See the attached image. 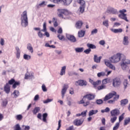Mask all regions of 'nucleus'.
<instances>
[{"label":"nucleus","instance_id":"nucleus-1","mask_svg":"<svg viewBox=\"0 0 130 130\" xmlns=\"http://www.w3.org/2000/svg\"><path fill=\"white\" fill-rule=\"evenodd\" d=\"M21 25L24 28H26L28 25V16L27 15V11H24L21 14Z\"/></svg>","mask_w":130,"mask_h":130},{"label":"nucleus","instance_id":"nucleus-2","mask_svg":"<svg viewBox=\"0 0 130 130\" xmlns=\"http://www.w3.org/2000/svg\"><path fill=\"white\" fill-rule=\"evenodd\" d=\"M122 56H123V55L118 53L110 58V60L111 62L113 63H116V62H118V61L120 60V58H121Z\"/></svg>","mask_w":130,"mask_h":130},{"label":"nucleus","instance_id":"nucleus-3","mask_svg":"<svg viewBox=\"0 0 130 130\" xmlns=\"http://www.w3.org/2000/svg\"><path fill=\"white\" fill-rule=\"evenodd\" d=\"M58 16L59 17V18H61L62 19H66V17H64V15H68V13L63 9H58Z\"/></svg>","mask_w":130,"mask_h":130},{"label":"nucleus","instance_id":"nucleus-4","mask_svg":"<svg viewBox=\"0 0 130 130\" xmlns=\"http://www.w3.org/2000/svg\"><path fill=\"white\" fill-rule=\"evenodd\" d=\"M121 84V81L119 78H115L113 80V87L114 88H118Z\"/></svg>","mask_w":130,"mask_h":130},{"label":"nucleus","instance_id":"nucleus-5","mask_svg":"<svg viewBox=\"0 0 130 130\" xmlns=\"http://www.w3.org/2000/svg\"><path fill=\"white\" fill-rule=\"evenodd\" d=\"M107 13L108 14H112V15H117L118 14V11L117 9H114L112 7H108L107 10Z\"/></svg>","mask_w":130,"mask_h":130},{"label":"nucleus","instance_id":"nucleus-6","mask_svg":"<svg viewBox=\"0 0 130 130\" xmlns=\"http://www.w3.org/2000/svg\"><path fill=\"white\" fill-rule=\"evenodd\" d=\"M116 95V92L115 91H113L108 94H107L105 98L104 99V101H107V100H109V99H111L112 97Z\"/></svg>","mask_w":130,"mask_h":130},{"label":"nucleus","instance_id":"nucleus-7","mask_svg":"<svg viewBox=\"0 0 130 130\" xmlns=\"http://www.w3.org/2000/svg\"><path fill=\"white\" fill-rule=\"evenodd\" d=\"M68 89H69V85L68 84H64L61 90V96L62 99L64 98V95H66V93H67V90H68Z\"/></svg>","mask_w":130,"mask_h":130},{"label":"nucleus","instance_id":"nucleus-8","mask_svg":"<svg viewBox=\"0 0 130 130\" xmlns=\"http://www.w3.org/2000/svg\"><path fill=\"white\" fill-rule=\"evenodd\" d=\"M119 114H120V111L118 109H115L111 111V115L112 116L117 117Z\"/></svg>","mask_w":130,"mask_h":130},{"label":"nucleus","instance_id":"nucleus-9","mask_svg":"<svg viewBox=\"0 0 130 130\" xmlns=\"http://www.w3.org/2000/svg\"><path fill=\"white\" fill-rule=\"evenodd\" d=\"M66 37L68 40L71 41V42H76L77 39H76V38L75 36L73 35H71L70 34H66Z\"/></svg>","mask_w":130,"mask_h":130},{"label":"nucleus","instance_id":"nucleus-10","mask_svg":"<svg viewBox=\"0 0 130 130\" xmlns=\"http://www.w3.org/2000/svg\"><path fill=\"white\" fill-rule=\"evenodd\" d=\"M75 85L79 86H87V81L83 80H79L77 81H76Z\"/></svg>","mask_w":130,"mask_h":130},{"label":"nucleus","instance_id":"nucleus-11","mask_svg":"<svg viewBox=\"0 0 130 130\" xmlns=\"http://www.w3.org/2000/svg\"><path fill=\"white\" fill-rule=\"evenodd\" d=\"M83 122H84L83 119H76L74 121V124H75V125H77V126H79V125H82V124H83Z\"/></svg>","mask_w":130,"mask_h":130},{"label":"nucleus","instance_id":"nucleus-12","mask_svg":"<svg viewBox=\"0 0 130 130\" xmlns=\"http://www.w3.org/2000/svg\"><path fill=\"white\" fill-rule=\"evenodd\" d=\"M105 63L106 66H107V67H108L110 69H111V70H113L114 71H115V70H116L115 66H114L112 64H111V63H110L109 60H105Z\"/></svg>","mask_w":130,"mask_h":130},{"label":"nucleus","instance_id":"nucleus-13","mask_svg":"<svg viewBox=\"0 0 130 130\" xmlns=\"http://www.w3.org/2000/svg\"><path fill=\"white\" fill-rule=\"evenodd\" d=\"M11 90V87L9 83H7L6 85L4 86V91L6 92L7 94H9L10 93V91Z\"/></svg>","mask_w":130,"mask_h":130},{"label":"nucleus","instance_id":"nucleus-14","mask_svg":"<svg viewBox=\"0 0 130 130\" xmlns=\"http://www.w3.org/2000/svg\"><path fill=\"white\" fill-rule=\"evenodd\" d=\"M95 96L94 94H88L84 95V98H87L88 100H93L95 99Z\"/></svg>","mask_w":130,"mask_h":130},{"label":"nucleus","instance_id":"nucleus-15","mask_svg":"<svg viewBox=\"0 0 130 130\" xmlns=\"http://www.w3.org/2000/svg\"><path fill=\"white\" fill-rule=\"evenodd\" d=\"M101 58H102V56H100L98 58V56H97V55H94V57H93V60H94V62H96L97 63H99V62H100V61L101 60Z\"/></svg>","mask_w":130,"mask_h":130},{"label":"nucleus","instance_id":"nucleus-16","mask_svg":"<svg viewBox=\"0 0 130 130\" xmlns=\"http://www.w3.org/2000/svg\"><path fill=\"white\" fill-rule=\"evenodd\" d=\"M119 99V95H116L115 97H114L112 100H110L108 102V103L110 104H112V103H114L116 100Z\"/></svg>","mask_w":130,"mask_h":130},{"label":"nucleus","instance_id":"nucleus-17","mask_svg":"<svg viewBox=\"0 0 130 130\" xmlns=\"http://www.w3.org/2000/svg\"><path fill=\"white\" fill-rule=\"evenodd\" d=\"M127 103H128V100H127V99L122 100L120 101L121 106H125V105H126Z\"/></svg>","mask_w":130,"mask_h":130},{"label":"nucleus","instance_id":"nucleus-18","mask_svg":"<svg viewBox=\"0 0 130 130\" xmlns=\"http://www.w3.org/2000/svg\"><path fill=\"white\" fill-rule=\"evenodd\" d=\"M82 26H83V22L81 21H77L76 24V28L77 29H81L82 28Z\"/></svg>","mask_w":130,"mask_h":130},{"label":"nucleus","instance_id":"nucleus-19","mask_svg":"<svg viewBox=\"0 0 130 130\" xmlns=\"http://www.w3.org/2000/svg\"><path fill=\"white\" fill-rule=\"evenodd\" d=\"M66 70H67V66H63L61 67L60 75L63 76V75H66Z\"/></svg>","mask_w":130,"mask_h":130},{"label":"nucleus","instance_id":"nucleus-20","mask_svg":"<svg viewBox=\"0 0 130 130\" xmlns=\"http://www.w3.org/2000/svg\"><path fill=\"white\" fill-rule=\"evenodd\" d=\"M119 18H120V19H122L123 20H124L126 21V22H128V20H127V17H126V14H119Z\"/></svg>","mask_w":130,"mask_h":130},{"label":"nucleus","instance_id":"nucleus-21","mask_svg":"<svg viewBox=\"0 0 130 130\" xmlns=\"http://www.w3.org/2000/svg\"><path fill=\"white\" fill-rule=\"evenodd\" d=\"M98 113V110H91L89 112L88 115L89 116H92V115H94V114H96V113Z\"/></svg>","mask_w":130,"mask_h":130},{"label":"nucleus","instance_id":"nucleus-22","mask_svg":"<svg viewBox=\"0 0 130 130\" xmlns=\"http://www.w3.org/2000/svg\"><path fill=\"white\" fill-rule=\"evenodd\" d=\"M121 67L122 70H123V71H126V70L128 69V66H127L126 64H125L124 62H122V63L121 64Z\"/></svg>","mask_w":130,"mask_h":130},{"label":"nucleus","instance_id":"nucleus-23","mask_svg":"<svg viewBox=\"0 0 130 130\" xmlns=\"http://www.w3.org/2000/svg\"><path fill=\"white\" fill-rule=\"evenodd\" d=\"M16 57L19 59L20 58V55H21V51H20V49L19 47H17L16 48Z\"/></svg>","mask_w":130,"mask_h":130},{"label":"nucleus","instance_id":"nucleus-24","mask_svg":"<svg viewBox=\"0 0 130 130\" xmlns=\"http://www.w3.org/2000/svg\"><path fill=\"white\" fill-rule=\"evenodd\" d=\"M111 31L113 32V33H121V32H122V28L112 29Z\"/></svg>","mask_w":130,"mask_h":130},{"label":"nucleus","instance_id":"nucleus-25","mask_svg":"<svg viewBox=\"0 0 130 130\" xmlns=\"http://www.w3.org/2000/svg\"><path fill=\"white\" fill-rule=\"evenodd\" d=\"M123 44L124 45H128V37H124L123 41Z\"/></svg>","mask_w":130,"mask_h":130},{"label":"nucleus","instance_id":"nucleus-26","mask_svg":"<svg viewBox=\"0 0 130 130\" xmlns=\"http://www.w3.org/2000/svg\"><path fill=\"white\" fill-rule=\"evenodd\" d=\"M46 5H47V2L43 1L41 3L37 5V8H42L43 7H45Z\"/></svg>","mask_w":130,"mask_h":130},{"label":"nucleus","instance_id":"nucleus-27","mask_svg":"<svg viewBox=\"0 0 130 130\" xmlns=\"http://www.w3.org/2000/svg\"><path fill=\"white\" fill-rule=\"evenodd\" d=\"M87 46L89 49H96V46L93 44L88 43L87 44Z\"/></svg>","mask_w":130,"mask_h":130},{"label":"nucleus","instance_id":"nucleus-28","mask_svg":"<svg viewBox=\"0 0 130 130\" xmlns=\"http://www.w3.org/2000/svg\"><path fill=\"white\" fill-rule=\"evenodd\" d=\"M116 119H117V117L111 115L110 122H111V123H114V122H115V121H116Z\"/></svg>","mask_w":130,"mask_h":130},{"label":"nucleus","instance_id":"nucleus-29","mask_svg":"<svg viewBox=\"0 0 130 130\" xmlns=\"http://www.w3.org/2000/svg\"><path fill=\"white\" fill-rule=\"evenodd\" d=\"M27 49L31 52V53H33V47H32V45L31 44H28L27 45Z\"/></svg>","mask_w":130,"mask_h":130},{"label":"nucleus","instance_id":"nucleus-30","mask_svg":"<svg viewBox=\"0 0 130 130\" xmlns=\"http://www.w3.org/2000/svg\"><path fill=\"white\" fill-rule=\"evenodd\" d=\"M39 111H40V108L37 107L33 110L32 112L34 114L36 115L38 112H39Z\"/></svg>","mask_w":130,"mask_h":130},{"label":"nucleus","instance_id":"nucleus-31","mask_svg":"<svg viewBox=\"0 0 130 130\" xmlns=\"http://www.w3.org/2000/svg\"><path fill=\"white\" fill-rule=\"evenodd\" d=\"M76 52L80 53L84 51V48L83 47H78L75 49Z\"/></svg>","mask_w":130,"mask_h":130},{"label":"nucleus","instance_id":"nucleus-32","mask_svg":"<svg viewBox=\"0 0 130 130\" xmlns=\"http://www.w3.org/2000/svg\"><path fill=\"white\" fill-rule=\"evenodd\" d=\"M77 3L80 4V6H86V2L84 0H77Z\"/></svg>","mask_w":130,"mask_h":130},{"label":"nucleus","instance_id":"nucleus-33","mask_svg":"<svg viewBox=\"0 0 130 130\" xmlns=\"http://www.w3.org/2000/svg\"><path fill=\"white\" fill-rule=\"evenodd\" d=\"M65 6H69L73 2V0H62Z\"/></svg>","mask_w":130,"mask_h":130},{"label":"nucleus","instance_id":"nucleus-34","mask_svg":"<svg viewBox=\"0 0 130 130\" xmlns=\"http://www.w3.org/2000/svg\"><path fill=\"white\" fill-rule=\"evenodd\" d=\"M107 83H110V79L109 78H106L102 81L103 85H106Z\"/></svg>","mask_w":130,"mask_h":130},{"label":"nucleus","instance_id":"nucleus-35","mask_svg":"<svg viewBox=\"0 0 130 130\" xmlns=\"http://www.w3.org/2000/svg\"><path fill=\"white\" fill-rule=\"evenodd\" d=\"M12 94L14 95V98H17V97L20 95V92H19V90H15Z\"/></svg>","mask_w":130,"mask_h":130},{"label":"nucleus","instance_id":"nucleus-36","mask_svg":"<svg viewBox=\"0 0 130 130\" xmlns=\"http://www.w3.org/2000/svg\"><path fill=\"white\" fill-rule=\"evenodd\" d=\"M109 21L108 20V19H106V20L103 21V25L107 27V28H108V26H109Z\"/></svg>","mask_w":130,"mask_h":130},{"label":"nucleus","instance_id":"nucleus-37","mask_svg":"<svg viewBox=\"0 0 130 130\" xmlns=\"http://www.w3.org/2000/svg\"><path fill=\"white\" fill-rule=\"evenodd\" d=\"M84 36H85V31L81 30L78 32L79 37H84Z\"/></svg>","mask_w":130,"mask_h":130},{"label":"nucleus","instance_id":"nucleus-38","mask_svg":"<svg viewBox=\"0 0 130 130\" xmlns=\"http://www.w3.org/2000/svg\"><path fill=\"white\" fill-rule=\"evenodd\" d=\"M20 82L15 81L12 86V88H13V89H16L17 86H20Z\"/></svg>","mask_w":130,"mask_h":130},{"label":"nucleus","instance_id":"nucleus-39","mask_svg":"<svg viewBox=\"0 0 130 130\" xmlns=\"http://www.w3.org/2000/svg\"><path fill=\"white\" fill-rule=\"evenodd\" d=\"M123 57H124L123 59V61L122 62H124L125 64H130V60L129 59H125V57L124 56V55L123 56Z\"/></svg>","mask_w":130,"mask_h":130},{"label":"nucleus","instance_id":"nucleus-40","mask_svg":"<svg viewBox=\"0 0 130 130\" xmlns=\"http://www.w3.org/2000/svg\"><path fill=\"white\" fill-rule=\"evenodd\" d=\"M38 36L39 37V38H41V39L43 38V36H44V34H43L42 31H41V30L38 31Z\"/></svg>","mask_w":130,"mask_h":130},{"label":"nucleus","instance_id":"nucleus-41","mask_svg":"<svg viewBox=\"0 0 130 130\" xmlns=\"http://www.w3.org/2000/svg\"><path fill=\"white\" fill-rule=\"evenodd\" d=\"M23 58L24 59H25V60H29V59H31V56L24 54L23 55Z\"/></svg>","mask_w":130,"mask_h":130},{"label":"nucleus","instance_id":"nucleus-42","mask_svg":"<svg viewBox=\"0 0 130 130\" xmlns=\"http://www.w3.org/2000/svg\"><path fill=\"white\" fill-rule=\"evenodd\" d=\"M130 122V118L128 117L126 118L124 121V125H127Z\"/></svg>","mask_w":130,"mask_h":130},{"label":"nucleus","instance_id":"nucleus-43","mask_svg":"<svg viewBox=\"0 0 130 130\" xmlns=\"http://www.w3.org/2000/svg\"><path fill=\"white\" fill-rule=\"evenodd\" d=\"M33 75L32 74H25V80H27V79H33Z\"/></svg>","mask_w":130,"mask_h":130},{"label":"nucleus","instance_id":"nucleus-44","mask_svg":"<svg viewBox=\"0 0 130 130\" xmlns=\"http://www.w3.org/2000/svg\"><path fill=\"white\" fill-rule=\"evenodd\" d=\"M124 113H123L119 117V122H121L122 120H123L124 118Z\"/></svg>","mask_w":130,"mask_h":130},{"label":"nucleus","instance_id":"nucleus-45","mask_svg":"<svg viewBox=\"0 0 130 130\" xmlns=\"http://www.w3.org/2000/svg\"><path fill=\"white\" fill-rule=\"evenodd\" d=\"M100 84H101V80H98L96 82H94L92 85L94 87H97V86L100 85Z\"/></svg>","mask_w":130,"mask_h":130},{"label":"nucleus","instance_id":"nucleus-46","mask_svg":"<svg viewBox=\"0 0 130 130\" xmlns=\"http://www.w3.org/2000/svg\"><path fill=\"white\" fill-rule=\"evenodd\" d=\"M47 113H45L43 114V121L44 122H47L46 118L47 117Z\"/></svg>","mask_w":130,"mask_h":130},{"label":"nucleus","instance_id":"nucleus-47","mask_svg":"<svg viewBox=\"0 0 130 130\" xmlns=\"http://www.w3.org/2000/svg\"><path fill=\"white\" fill-rule=\"evenodd\" d=\"M95 103H96L98 105H101V104H103V100H102V99L96 100Z\"/></svg>","mask_w":130,"mask_h":130},{"label":"nucleus","instance_id":"nucleus-48","mask_svg":"<svg viewBox=\"0 0 130 130\" xmlns=\"http://www.w3.org/2000/svg\"><path fill=\"white\" fill-rule=\"evenodd\" d=\"M86 6H80L79 11L81 14L85 12V8Z\"/></svg>","mask_w":130,"mask_h":130},{"label":"nucleus","instance_id":"nucleus-49","mask_svg":"<svg viewBox=\"0 0 130 130\" xmlns=\"http://www.w3.org/2000/svg\"><path fill=\"white\" fill-rule=\"evenodd\" d=\"M98 33V29L97 28H94L91 30V35H95Z\"/></svg>","mask_w":130,"mask_h":130},{"label":"nucleus","instance_id":"nucleus-50","mask_svg":"<svg viewBox=\"0 0 130 130\" xmlns=\"http://www.w3.org/2000/svg\"><path fill=\"white\" fill-rule=\"evenodd\" d=\"M124 89H126L127 87V85H128V83L127 82V80L125 79L123 82Z\"/></svg>","mask_w":130,"mask_h":130},{"label":"nucleus","instance_id":"nucleus-51","mask_svg":"<svg viewBox=\"0 0 130 130\" xmlns=\"http://www.w3.org/2000/svg\"><path fill=\"white\" fill-rule=\"evenodd\" d=\"M16 118L17 120H22V119L23 118V116H22V115H21V114L17 115L16 116Z\"/></svg>","mask_w":130,"mask_h":130},{"label":"nucleus","instance_id":"nucleus-52","mask_svg":"<svg viewBox=\"0 0 130 130\" xmlns=\"http://www.w3.org/2000/svg\"><path fill=\"white\" fill-rule=\"evenodd\" d=\"M97 76L99 78H100L101 76L104 77L105 76V73L103 72H100L98 73Z\"/></svg>","mask_w":130,"mask_h":130},{"label":"nucleus","instance_id":"nucleus-53","mask_svg":"<svg viewBox=\"0 0 130 130\" xmlns=\"http://www.w3.org/2000/svg\"><path fill=\"white\" fill-rule=\"evenodd\" d=\"M52 101H53V99H48L46 101H44L43 103H44V104H46L47 103H49V102H52Z\"/></svg>","mask_w":130,"mask_h":130},{"label":"nucleus","instance_id":"nucleus-54","mask_svg":"<svg viewBox=\"0 0 130 130\" xmlns=\"http://www.w3.org/2000/svg\"><path fill=\"white\" fill-rule=\"evenodd\" d=\"M118 127H119V122H117L115 126L113 127V130H116L118 129Z\"/></svg>","mask_w":130,"mask_h":130},{"label":"nucleus","instance_id":"nucleus-55","mask_svg":"<svg viewBox=\"0 0 130 130\" xmlns=\"http://www.w3.org/2000/svg\"><path fill=\"white\" fill-rule=\"evenodd\" d=\"M42 32H46V22H44L43 24V29H41Z\"/></svg>","mask_w":130,"mask_h":130},{"label":"nucleus","instance_id":"nucleus-56","mask_svg":"<svg viewBox=\"0 0 130 130\" xmlns=\"http://www.w3.org/2000/svg\"><path fill=\"white\" fill-rule=\"evenodd\" d=\"M15 82L16 81H15V79H12L11 80L9 81L8 84L13 85V84H14Z\"/></svg>","mask_w":130,"mask_h":130},{"label":"nucleus","instance_id":"nucleus-57","mask_svg":"<svg viewBox=\"0 0 130 130\" xmlns=\"http://www.w3.org/2000/svg\"><path fill=\"white\" fill-rule=\"evenodd\" d=\"M91 51V49L88 48L87 49L85 50L84 51V52L86 54H89Z\"/></svg>","mask_w":130,"mask_h":130},{"label":"nucleus","instance_id":"nucleus-58","mask_svg":"<svg viewBox=\"0 0 130 130\" xmlns=\"http://www.w3.org/2000/svg\"><path fill=\"white\" fill-rule=\"evenodd\" d=\"M119 13H120V15L125 14L124 13H126V10L122 9V10H119Z\"/></svg>","mask_w":130,"mask_h":130},{"label":"nucleus","instance_id":"nucleus-59","mask_svg":"<svg viewBox=\"0 0 130 130\" xmlns=\"http://www.w3.org/2000/svg\"><path fill=\"white\" fill-rule=\"evenodd\" d=\"M87 110H85V111H83V112H82L81 113L82 116L83 117H85V116H86L87 115Z\"/></svg>","mask_w":130,"mask_h":130},{"label":"nucleus","instance_id":"nucleus-60","mask_svg":"<svg viewBox=\"0 0 130 130\" xmlns=\"http://www.w3.org/2000/svg\"><path fill=\"white\" fill-rule=\"evenodd\" d=\"M42 89L43 91V92H47V89L46 88V86H45V85L43 84L42 86Z\"/></svg>","mask_w":130,"mask_h":130},{"label":"nucleus","instance_id":"nucleus-61","mask_svg":"<svg viewBox=\"0 0 130 130\" xmlns=\"http://www.w3.org/2000/svg\"><path fill=\"white\" fill-rule=\"evenodd\" d=\"M22 127H23L24 128V130H29L30 129V126H28V125H22Z\"/></svg>","mask_w":130,"mask_h":130},{"label":"nucleus","instance_id":"nucleus-62","mask_svg":"<svg viewBox=\"0 0 130 130\" xmlns=\"http://www.w3.org/2000/svg\"><path fill=\"white\" fill-rule=\"evenodd\" d=\"M57 38L59 40H62V39H64V36L61 35H58Z\"/></svg>","mask_w":130,"mask_h":130},{"label":"nucleus","instance_id":"nucleus-63","mask_svg":"<svg viewBox=\"0 0 130 130\" xmlns=\"http://www.w3.org/2000/svg\"><path fill=\"white\" fill-rule=\"evenodd\" d=\"M105 85H101V86H99L98 87V90H103V89H105Z\"/></svg>","mask_w":130,"mask_h":130},{"label":"nucleus","instance_id":"nucleus-64","mask_svg":"<svg viewBox=\"0 0 130 130\" xmlns=\"http://www.w3.org/2000/svg\"><path fill=\"white\" fill-rule=\"evenodd\" d=\"M15 130H21V127L20 126V124H17L15 125Z\"/></svg>","mask_w":130,"mask_h":130}]
</instances>
